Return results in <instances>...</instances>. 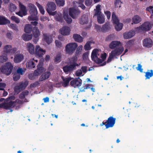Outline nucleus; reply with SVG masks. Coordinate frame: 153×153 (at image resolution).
Segmentation results:
<instances>
[{"mask_svg": "<svg viewBox=\"0 0 153 153\" xmlns=\"http://www.w3.org/2000/svg\"><path fill=\"white\" fill-rule=\"evenodd\" d=\"M15 99V97L13 95L9 96L6 99V101L8 102H4L0 104V108L9 110L11 112L13 111L12 108L16 106V101L11 100H14Z\"/></svg>", "mask_w": 153, "mask_h": 153, "instance_id": "1", "label": "nucleus"}, {"mask_svg": "<svg viewBox=\"0 0 153 153\" xmlns=\"http://www.w3.org/2000/svg\"><path fill=\"white\" fill-rule=\"evenodd\" d=\"M99 50L97 49H94L93 50L91 53V58L92 61L97 64L102 63L106 59L107 54L104 53L102 54L101 56L102 59H100L98 57V56L99 54H98Z\"/></svg>", "mask_w": 153, "mask_h": 153, "instance_id": "2", "label": "nucleus"}, {"mask_svg": "<svg viewBox=\"0 0 153 153\" xmlns=\"http://www.w3.org/2000/svg\"><path fill=\"white\" fill-rule=\"evenodd\" d=\"M43 60H40L37 65V69L34 71L33 74H29V78L30 79H34L35 76H39L45 71L43 67Z\"/></svg>", "mask_w": 153, "mask_h": 153, "instance_id": "3", "label": "nucleus"}, {"mask_svg": "<svg viewBox=\"0 0 153 153\" xmlns=\"http://www.w3.org/2000/svg\"><path fill=\"white\" fill-rule=\"evenodd\" d=\"M123 50V47H121L112 51L109 54V56L107 60V62L109 63L114 57L120 55L122 53Z\"/></svg>", "mask_w": 153, "mask_h": 153, "instance_id": "4", "label": "nucleus"}, {"mask_svg": "<svg viewBox=\"0 0 153 153\" xmlns=\"http://www.w3.org/2000/svg\"><path fill=\"white\" fill-rule=\"evenodd\" d=\"M112 20L114 25H115V28L117 31L120 30L123 28V24L120 23L119 20L114 12L112 13L111 16Z\"/></svg>", "mask_w": 153, "mask_h": 153, "instance_id": "5", "label": "nucleus"}, {"mask_svg": "<svg viewBox=\"0 0 153 153\" xmlns=\"http://www.w3.org/2000/svg\"><path fill=\"white\" fill-rule=\"evenodd\" d=\"M13 66L11 63L8 62L1 68V71L3 73L8 75L11 73Z\"/></svg>", "mask_w": 153, "mask_h": 153, "instance_id": "6", "label": "nucleus"}, {"mask_svg": "<svg viewBox=\"0 0 153 153\" xmlns=\"http://www.w3.org/2000/svg\"><path fill=\"white\" fill-rule=\"evenodd\" d=\"M152 28V25L149 22H145L142 25L135 28L136 31L137 33L142 31H146L150 30Z\"/></svg>", "mask_w": 153, "mask_h": 153, "instance_id": "7", "label": "nucleus"}, {"mask_svg": "<svg viewBox=\"0 0 153 153\" xmlns=\"http://www.w3.org/2000/svg\"><path fill=\"white\" fill-rule=\"evenodd\" d=\"M28 84L27 81L17 84L14 88L15 94H18L21 91L24 89Z\"/></svg>", "mask_w": 153, "mask_h": 153, "instance_id": "8", "label": "nucleus"}, {"mask_svg": "<svg viewBox=\"0 0 153 153\" xmlns=\"http://www.w3.org/2000/svg\"><path fill=\"white\" fill-rule=\"evenodd\" d=\"M56 8L55 3L53 2H49L47 6L46 10L50 15L54 16L56 13V11L53 12L55 10Z\"/></svg>", "mask_w": 153, "mask_h": 153, "instance_id": "9", "label": "nucleus"}, {"mask_svg": "<svg viewBox=\"0 0 153 153\" xmlns=\"http://www.w3.org/2000/svg\"><path fill=\"white\" fill-rule=\"evenodd\" d=\"M78 45L76 43H70L68 44L65 47L66 53L71 54L74 52L77 48Z\"/></svg>", "mask_w": 153, "mask_h": 153, "instance_id": "10", "label": "nucleus"}, {"mask_svg": "<svg viewBox=\"0 0 153 153\" xmlns=\"http://www.w3.org/2000/svg\"><path fill=\"white\" fill-rule=\"evenodd\" d=\"M76 68V65L74 64H71L69 63L62 68L63 71L66 74L71 73Z\"/></svg>", "mask_w": 153, "mask_h": 153, "instance_id": "11", "label": "nucleus"}, {"mask_svg": "<svg viewBox=\"0 0 153 153\" xmlns=\"http://www.w3.org/2000/svg\"><path fill=\"white\" fill-rule=\"evenodd\" d=\"M29 12L33 18H34L37 14V10L35 6L31 3L28 4Z\"/></svg>", "mask_w": 153, "mask_h": 153, "instance_id": "12", "label": "nucleus"}, {"mask_svg": "<svg viewBox=\"0 0 153 153\" xmlns=\"http://www.w3.org/2000/svg\"><path fill=\"white\" fill-rule=\"evenodd\" d=\"M19 6L20 10L19 11L16 12V14L21 17L27 15V13L26 7L21 2L19 3Z\"/></svg>", "mask_w": 153, "mask_h": 153, "instance_id": "13", "label": "nucleus"}, {"mask_svg": "<svg viewBox=\"0 0 153 153\" xmlns=\"http://www.w3.org/2000/svg\"><path fill=\"white\" fill-rule=\"evenodd\" d=\"M82 84V80L79 78H76L70 82V85L74 88H79Z\"/></svg>", "mask_w": 153, "mask_h": 153, "instance_id": "14", "label": "nucleus"}, {"mask_svg": "<svg viewBox=\"0 0 153 153\" xmlns=\"http://www.w3.org/2000/svg\"><path fill=\"white\" fill-rule=\"evenodd\" d=\"M80 13V11L78 9H76L73 8H70L69 9V15L73 19L77 18L78 16Z\"/></svg>", "mask_w": 153, "mask_h": 153, "instance_id": "15", "label": "nucleus"}, {"mask_svg": "<svg viewBox=\"0 0 153 153\" xmlns=\"http://www.w3.org/2000/svg\"><path fill=\"white\" fill-rule=\"evenodd\" d=\"M116 120V119L113 117H109L106 121L107 123L105 125L106 128L113 127L115 124Z\"/></svg>", "mask_w": 153, "mask_h": 153, "instance_id": "16", "label": "nucleus"}, {"mask_svg": "<svg viewBox=\"0 0 153 153\" xmlns=\"http://www.w3.org/2000/svg\"><path fill=\"white\" fill-rule=\"evenodd\" d=\"M45 52V50L42 49L39 45L36 46L34 54L36 56L39 57H42Z\"/></svg>", "mask_w": 153, "mask_h": 153, "instance_id": "17", "label": "nucleus"}, {"mask_svg": "<svg viewBox=\"0 0 153 153\" xmlns=\"http://www.w3.org/2000/svg\"><path fill=\"white\" fill-rule=\"evenodd\" d=\"M143 43L144 47L148 48L152 47L153 45V41L149 38H146L144 39Z\"/></svg>", "mask_w": 153, "mask_h": 153, "instance_id": "18", "label": "nucleus"}, {"mask_svg": "<svg viewBox=\"0 0 153 153\" xmlns=\"http://www.w3.org/2000/svg\"><path fill=\"white\" fill-rule=\"evenodd\" d=\"M60 33L63 35L66 36L69 34L70 32V28L68 26H64L61 29Z\"/></svg>", "mask_w": 153, "mask_h": 153, "instance_id": "19", "label": "nucleus"}, {"mask_svg": "<svg viewBox=\"0 0 153 153\" xmlns=\"http://www.w3.org/2000/svg\"><path fill=\"white\" fill-rule=\"evenodd\" d=\"M24 59V56L22 54H16L14 56V61L15 63H19Z\"/></svg>", "mask_w": 153, "mask_h": 153, "instance_id": "20", "label": "nucleus"}, {"mask_svg": "<svg viewBox=\"0 0 153 153\" xmlns=\"http://www.w3.org/2000/svg\"><path fill=\"white\" fill-rule=\"evenodd\" d=\"M135 34V31L131 30L128 32L125 33L123 34L124 38L125 39H128L132 38Z\"/></svg>", "mask_w": 153, "mask_h": 153, "instance_id": "21", "label": "nucleus"}, {"mask_svg": "<svg viewBox=\"0 0 153 153\" xmlns=\"http://www.w3.org/2000/svg\"><path fill=\"white\" fill-rule=\"evenodd\" d=\"M33 59H30L28 61L26 64V67L29 69H32L35 68L36 63H34Z\"/></svg>", "mask_w": 153, "mask_h": 153, "instance_id": "22", "label": "nucleus"}, {"mask_svg": "<svg viewBox=\"0 0 153 153\" xmlns=\"http://www.w3.org/2000/svg\"><path fill=\"white\" fill-rule=\"evenodd\" d=\"M51 74L50 71H47L43 73L40 77L39 81H42L48 79Z\"/></svg>", "mask_w": 153, "mask_h": 153, "instance_id": "23", "label": "nucleus"}, {"mask_svg": "<svg viewBox=\"0 0 153 153\" xmlns=\"http://www.w3.org/2000/svg\"><path fill=\"white\" fill-rule=\"evenodd\" d=\"M33 28L31 24H26L25 26L24 31L26 33H30L32 32Z\"/></svg>", "mask_w": 153, "mask_h": 153, "instance_id": "24", "label": "nucleus"}, {"mask_svg": "<svg viewBox=\"0 0 153 153\" xmlns=\"http://www.w3.org/2000/svg\"><path fill=\"white\" fill-rule=\"evenodd\" d=\"M63 80V82L62 83V85L64 87H66L68 85L69 82L72 79L70 77L66 78H64L63 76L62 77Z\"/></svg>", "mask_w": 153, "mask_h": 153, "instance_id": "25", "label": "nucleus"}, {"mask_svg": "<svg viewBox=\"0 0 153 153\" xmlns=\"http://www.w3.org/2000/svg\"><path fill=\"white\" fill-rule=\"evenodd\" d=\"M27 47L29 52L31 54L35 53L34 46L33 45L30 43L27 44Z\"/></svg>", "mask_w": 153, "mask_h": 153, "instance_id": "26", "label": "nucleus"}, {"mask_svg": "<svg viewBox=\"0 0 153 153\" xmlns=\"http://www.w3.org/2000/svg\"><path fill=\"white\" fill-rule=\"evenodd\" d=\"M102 32H106L109 30L111 29L110 22L106 23L102 26Z\"/></svg>", "mask_w": 153, "mask_h": 153, "instance_id": "27", "label": "nucleus"}, {"mask_svg": "<svg viewBox=\"0 0 153 153\" xmlns=\"http://www.w3.org/2000/svg\"><path fill=\"white\" fill-rule=\"evenodd\" d=\"M33 37L35 38H38L40 35V33L38 28L34 27L32 30Z\"/></svg>", "mask_w": 153, "mask_h": 153, "instance_id": "28", "label": "nucleus"}, {"mask_svg": "<svg viewBox=\"0 0 153 153\" xmlns=\"http://www.w3.org/2000/svg\"><path fill=\"white\" fill-rule=\"evenodd\" d=\"M142 20L141 18L138 15H136L134 16L132 18L133 22L131 23L133 25L134 23L137 24L139 23Z\"/></svg>", "mask_w": 153, "mask_h": 153, "instance_id": "29", "label": "nucleus"}, {"mask_svg": "<svg viewBox=\"0 0 153 153\" xmlns=\"http://www.w3.org/2000/svg\"><path fill=\"white\" fill-rule=\"evenodd\" d=\"M73 37L76 41L79 42H81L83 40V38L80 35L74 34L73 35Z\"/></svg>", "mask_w": 153, "mask_h": 153, "instance_id": "30", "label": "nucleus"}, {"mask_svg": "<svg viewBox=\"0 0 153 153\" xmlns=\"http://www.w3.org/2000/svg\"><path fill=\"white\" fill-rule=\"evenodd\" d=\"M43 36L44 40L47 44H49L52 42L53 39L51 36H48L46 33L43 34Z\"/></svg>", "mask_w": 153, "mask_h": 153, "instance_id": "31", "label": "nucleus"}, {"mask_svg": "<svg viewBox=\"0 0 153 153\" xmlns=\"http://www.w3.org/2000/svg\"><path fill=\"white\" fill-rule=\"evenodd\" d=\"M10 23V21L4 16H0V25H4Z\"/></svg>", "mask_w": 153, "mask_h": 153, "instance_id": "32", "label": "nucleus"}, {"mask_svg": "<svg viewBox=\"0 0 153 153\" xmlns=\"http://www.w3.org/2000/svg\"><path fill=\"white\" fill-rule=\"evenodd\" d=\"M33 37V35L31 34H27L26 33L24 34L22 36L23 40L25 41H27L31 40Z\"/></svg>", "mask_w": 153, "mask_h": 153, "instance_id": "33", "label": "nucleus"}, {"mask_svg": "<svg viewBox=\"0 0 153 153\" xmlns=\"http://www.w3.org/2000/svg\"><path fill=\"white\" fill-rule=\"evenodd\" d=\"M92 86V84H87L85 85H84L81 88H79V92H83L85 91V90L86 89H87L88 88H90V87H91Z\"/></svg>", "mask_w": 153, "mask_h": 153, "instance_id": "34", "label": "nucleus"}, {"mask_svg": "<svg viewBox=\"0 0 153 153\" xmlns=\"http://www.w3.org/2000/svg\"><path fill=\"white\" fill-rule=\"evenodd\" d=\"M120 43V42L117 41H112L110 44L109 45L110 48L111 49H113L117 46H119Z\"/></svg>", "mask_w": 153, "mask_h": 153, "instance_id": "35", "label": "nucleus"}, {"mask_svg": "<svg viewBox=\"0 0 153 153\" xmlns=\"http://www.w3.org/2000/svg\"><path fill=\"white\" fill-rule=\"evenodd\" d=\"M88 18L86 16H82L79 20V22L81 25L87 24L88 23Z\"/></svg>", "mask_w": 153, "mask_h": 153, "instance_id": "36", "label": "nucleus"}, {"mask_svg": "<svg viewBox=\"0 0 153 153\" xmlns=\"http://www.w3.org/2000/svg\"><path fill=\"white\" fill-rule=\"evenodd\" d=\"M29 91L27 90H25L23 91L19 95V97L22 100L24 99L26 96L28 95L29 94Z\"/></svg>", "mask_w": 153, "mask_h": 153, "instance_id": "37", "label": "nucleus"}, {"mask_svg": "<svg viewBox=\"0 0 153 153\" xmlns=\"http://www.w3.org/2000/svg\"><path fill=\"white\" fill-rule=\"evenodd\" d=\"M64 19L68 24H71L72 22V19L68 15L67 13L65 14L63 16Z\"/></svg>", "mask_w": 153, "mask_h": 153, "instance_id": "38", "label": "nucleus"}, {"mask_svg": "<svg viewBox=\"0 0 153 153\" xmlns=\"http://www.w3.org/2000/svg\"><path fill=\"white\" fill-rule=\"evenodd\" d=\"M97 21L100 24H102L105 22L104 16L103 14L97 16Z\"/></svg>", "mask_w": 153, "mask_h": 153, "instance_id": "39", "label": "nucleus"}, {"mask_svg": "<svg viewBox=\"0 0 153 153\" xmlns=\"http://www.w3.org/2000/svg\"><path fill=\"white\" fill-rule=\"evenodd\" d=\"M55 18V19L60 22H62L63 21V19L62 15L61 13L56 14Z\"/></svg>", "mask_w": 153, "mask_h": 153, "instance_id": "40", "label": "nucleus"}, {"mask_svg": "<svg viewBox=\"0 0 153 153\" xmlns=\"http://www.w3.org/2000/svg\"><path fill=\"white\" fill-rule=\"evenodd\" d=\"M77 60V58L76 56H73L71 58L70 61V62L69 63L71 64H74L75 65H76V67H78L79 66V65L78 64H77L76 62Z\"/></svg>", "mask_w": 153, "mask_h": 153, "instance_id": "41", "label": "nucleus"}, {"mask_svg": "<svg viewBox=\"0 0 153 153\" xmlns=\"http://www.w3.org/2000/svg\"><path fill=\"white\" fill-rule=\"evenodd\" d=\"M149 71L150 72L148 71L146 72L145 75L146 79H149L151 77L153 76V70H151Z\"/></svg>", "mask_w": 153, "mask_h": 153, "instance_id": "42", "label": "nucleus"}, {"mask_svg": "<svg viewBox=\"0 0 153 153\" xmlns=\"http://www.w3.org/2000/svg\"><path fill=\"white\" fill-rule=\"evenodd\" d=\"M9 9L10 12H12L14 11L16 9V7L15 5L12 3H11L9 6Z\"/></svg>", "mask_w": 153, "mask_h": 153, "instance_id": "43", "label": "nucleus"}, {"mask_svg": "<svg viewBox=\"0 0 153 153\" xmlns=\"http://www.w3.org/2000/svg\"><path fill=\"white\" fill-rule=\"evenodd\" d=\"M61 57L62 55L60 53L57 54L54 60V62L57 63L60 62L61 61Z\"/></svg>", "mask_w": 153, "mask_h": 153, "instance_id": "44", "label": "nucleus"}, {"mask_svg": "<svg viewBox=\"0 0 153 153\" xmlns=\"http://www.w3.org/2000/svg\"><path fill=\"white\" fill-rule=\"evenodd\" d=\"M36 4L39 9L40 12L43 15L45 13V10L43 7L39 3L36 2Z\"/></svg>", "mask_w": 153, "mask_h": 153, "instance_id": "45", "label": "nucleus"}, {"mask_svg": "<svg viewBox=\"0 0 153 153\" xmlns=\"http://www.w3.org/2000/svg\"><path fill=\"white\" fill-rule=\"evenodd\" d=\"M58 6H63L65 4L64 0H55Z\"/></svg>", "mask_w": 153, "mask_h": 153, "instance_id": "46", "label": "nucleus"}, {"mask_svg": "<svg viewBox=\"0 0 153 153\" xmlns=\"http://www.w3.org/2000/svg\"><path fill=\"white\" fill-rule=\"evenodd\" d=\"M91 43V41H88L84 46V49L86 51H88L90 49V44Z\"/></svg>", "mask_w": 153, "mask_h": 153, "instance_id": "47", "label": "nucleus"}, {"mask_svg": "<svg viewBox=\"0 0 153 153\" xmlns=\"http://www.w3.org/2000/svg\"><path fill=\"white\" fill-rule=\"evenodd\" d=\"M7 60V56H0V64L6 62Z\"/></svg>", "mask_w": 153, "mask_h": 153, "instance_id": "48", "label": "nucleus"}, {"mask_svg": "<svg viewBox=\"0 0 153 153\" xmlns=\"http://www.w3.org/2000/svg\"><path fill=\"white\" fill-rule=\"evenodd\" d=\"M20 77V75L17 73H15L13 76V80L14 81H17L18 80Z\"/></svg>", "mask_w": 153, "mask_h": 153, "instance_id": "49", "label": "nucleus"}, {"mask_svg": "<svg viewBox=\"0 0 153 153\" xmlns=\"http://www.w3.org/2000/svg\"><path fill=\"white\" fill-rule=\"evenodd\" d=\"M10 19L17 23H19L20 22L19 19L15 16H11Z\"/></svg>", "mask_w": 153, "mask_h": 153, "instance_id": "50", "label": "nucleus"}, {"mask_svg": "<svg viewBox=\"0 0 153 153\" xmlns=\"http://www.w3.org/2000/svg\"><path fill=\"white\" fill-rule=\"evenodd\" d=\"M82 45L79 46L77 48L75 53V54L76 55H78V54H80L82 50Z\"/></svg>", "mask_w": 153, "mask_h": 153, "instance_id": "51", "label": "nucleus"}, {"mask_svg": "<svg viewBox=\"0 0 153 153\" xmlns=\"http://www.w3.org/2000/svg\"><path fill=\"white\" fill-rule=\"evenodd\" d=\"M12 48L11 45H7L5 46L4 48V51L5 53H8L9 49L10 50V48Z\"/></svg>", "mask_w": 153, "mask_h": 153, "instance_id": "52", "label": "nucleus"}, {"mask_svg": "<svg viewBox=\"0 0 153 153\" xmlns=\"http://www.w3.org/2000/svg\"><path fill=\"white\" fill-rule=\"evenodd\" d=\"M93 0H85V4L87 6H90L92 4Z\"/></svg>", "mask_w": 153, "mask_h": 153, "instance_id": "53", "label": "nucleus"}, {"mask_svg": "<svg viewBox=\"0 0 153 153\" xmlns=\"http://www.w3.org/2000/svg\"><path fill=\"white\" fill-rule=\"evenodd\" d=\"M56 46L59 48H60L62 47L61 42L58 40H56L55 42Z\"/></svg>", "mask_w": 153, "mask_h": 153, "instance_id": "54", "label": "nucleus"}, {"mask_svg": "<svg viewBox=\"0 0 153 153\" xmlns=\"http://www.w3.org/2000/svg\"><path fill=\"white\" fill-rule=\"evenodd\" d=\"M17 49L16 48H10V49H9L8 53L10 54H14L16 51Z\"/></svg>", "mask_w": 153, "mask_h": 153, "instance_id": "55", "label": "nucleus"}, {"mask_svg": "<svg viewBox=\"0 0 153 153\" xmlns=\"http://www.w3.org/2000/svg\"><path fill=\"white\" fill-rule=\"evenodd\" d=\"M114 35L112 34H110L107 37L106 39V41H111L113 39Z\"/></svg>", "mask_w": 153, "mask_h": 153, "instance_id": "56", "label": "nucleus"}, {"mask_svg": "<svg viewBox=\"0 0 153 153\" xmlns=\"http://www.w3.org/2000/svg\"><path fill=\"white\" fill-rule=\"evenodd\" d=\"M121 3V2L120 0H116L114 3L116 7H121L120 4Z\"/></svg>", "mask_w": 153, "mask_h": 153, "instance_id": "57", "label": "nucleus"}, {"mask_svg": "<svg viewBox=\"0 0 153 153\" xmlns=\"http://www.w3.org/2000/svg\"><path fill=\"white\" fill-rule=\"evenodd\" d=\"M82 71L81 69H78L76 71V75L77 76H79L82 75Z\"/></svg>", "mask_w": 153, "mask_h": 153, "instance_id": "58", "label": "nucleus"}, {"mask_svg": "<svg viewBox=\"0 0 153 153\" xmlns=\"http://www.w3.org/2000/svg\"><path fill=\"white\" fill-rule=\"evenodd\" d=\"M95 27L97 31L102 32V27H101L100 26L97 25H95Z\"/></svg>", "mask_w": 153, "mask_h": 153, "instance_id": "59", "label": "nucleus"}, {"mask_svg": "<svg viewBox=\"0 0 153 153\" xmlns=\"http://www.w3.org/2000/svg\"><path fill=\"white\" fill-rule=\"evenodd\" d=\"M10 27L16 31H18V29L16 25L14 24H11L10 25Z\"/></svg>", "mask_w": 153, "mask_h": 153, "instance_id": "60", "label": "nucleus"}, {"mask_svg": "<svg viewBox=\"0 0 153 153\" xmlns=\"http://www.w3.org/2000/svg\"><path fill=\"white\" fill-rule=\"evenodd\" d=\"M6 85L4 83L0 82V90H4V88L5 87Z\"/></svg>", "mask_w": 153, "mask_h": 153, "instance_id": "61", "label": "nucleus"}, {"mask_svg": "<svg viewBox=\"0 0 153 153\" xmlns=\"http://www.w3.org/2000/svg\"><path fill=\"white\" fill-rule=\"evenodd\" d=\"M105 15L107 16L108 19H109L111 17V12L109 11H106L104 12Z\"/></svg>", "mask_w": 153, "mask_h": 153, "instance_id": "62", "label": "nucleus"}, {"mask_svg": "<svg viewBox=\"0 0 153 153\" xmlns=\"http://www.w3.org/2000/svg\"><path fill=\"white\" fill-rule=\"evenodd\" d=\"M146 10L150 12L151 13L153 14V7L152 6H150L149 7L146 8Z\"/></svg>", "mask_w": 153, "mask_h": 153, "instance_id": "63", "label": "nucleus"}, {"mask_svg": "<svg viewBox=\"0 0 153 153\" xmlns=\"http://www.w3.org/2000/svg\"><path fill=\"white\" fill-rule=\"evenodd\" d=\"M39 84V83L38 82H36L34 83L31 84L30 85V86L31 88H35Z\"/></svg>", "mask_w": 153, "mask_h": 153, "instance_id": "64", "label": "nucleus"}]
</instances>
